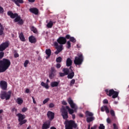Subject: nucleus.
<instances>
[{
    "label": "nucleus",
    "mask_w": 129,
    "mask_h": 129,
    "mask_svg": "<svg viewBox=\"0 0 129 129\" xmlns=\"http://www.w3.org/2000/svg\"><path fill=\"white\" fill-rule=\"evenodd\" d=\"M47 116L49 120H53L55 116V113L51 111H48L47 113Z\"/></svg>",
    "instance_id": "11"
},
{
    "label": "nucleus",
    "mask_w": 129,
    "mask_h": 129,
    "mask_svg": "<svg viewBox=\"0 0 129 129\" xmlns=\"http://www.w3.org/2000/svg\"><path fill=\"white\" fill-rule=\"evenodd\" d=\"M51 73H55L56 72V71L55 70L54 68H51Z\"/></svg>",
    "instance_id": "46"
},
{
    "label": "nucleus",
    "mask_w": 129,
    "mask_h": 129,
    "mask_svg": "<svg viewBox=\"0 0 129 129\" xmlns=\"http://www.w3.org/2000/svg\"><path fill=\"white\" fill-rule=\"evenodd\" d=\"M3 112H4V110L3 109L0 110V114L1 113H3Z\"/></svg>",
    "instance_id": "62"
},
{
    "label": "nucleus",
    "mask_w": 129,
    "mask_h": 129,
    "mask_svg": "<svg viewBox=\"0 0 129 129\" xmlns=\"http://www.w3.org/2000/svg\"><path fill=\"white\" fill-rule=\"evenodd\" d=\"M103 103H108V101L107 100V99H104L103 100Z\"/></svg>",
    "instance_id": "54"
},
{
    "label": "nucleus",
    "mask_w": 129,
    "mask_h": 129,
    "mask_svg": "<svg viewBox=\"0 0 129 129\" xmlns=\"http://www.w3.org/2000/svg\"><path fill=\"white\" fill-rule=\"evenodd\" d=\"M27 110H28V108L24 107L23 108H22V112H26V111H27Z\"/></svg>",
    "instance_id": "44"
},
{
    "label": "nucleus",
    "mask_w": 129,
    "mask_h": 129,
    "mask_svg": "<svg viewBox=\"0 0 129 129\" xmlns=\"http://www.w3.org/2000/svg\"><path fill=\"white\" fill-rule=\"evenodd\" d=\"M9 47V42H4L0 45V51H4Z\"/></svg>",
    "instance_id": "12"
},
{
    "label": "nucleus",
    "mask_w": 129,
    "mask_h": 129,
    "mask_svg": "<svg viewBox=\"0 0 129 129\" xmlns=\"http://www.w3.org/2000/svg\"><path fill=\"white\" fill-rule=\"evenodd\" d=\"M46 27L49 29L53 27V22L49 21V22L47 24Z\"/></svg>",
    "instance_id": "26"
},
{
    "label": "nucleus",
    "mask_w": 129,
    "mask_h": 129,
    "mask_svg": "<svg viewBox=\"0 0 129 129\" xmlns=\"http://www.w3.org/2000/svg\"><path fill=\"white\" fill-rule=\"evenodd\" d=\"M93 120H94V117H93V116L87 117V122H91V121H92Z\"/></svg>",
    "instance_id": "24"
},
{
    "label": "nucleus",
    "mask_w": 129,
    "mask_h": 129,
    "mask_svg": "<svg viewBox=\"0 0 129 129\" xmlns=\"http://www.w3.org/2000/svg\"><path fill=\"white\" fill-rule=\"evenodd\" d=\"M11 66V61L7 58L0 60V73L5 72Z\"/></svg>",
    "instance_id": "3"
},
{
    "label": "nucleus",
    "mask_w": 129,
    "mask_h": 129,
    "mask_svg": "<svg viewBox=\"0 0 129 129\" xmlns=\"http://www.w3.org/2000/svg\"><path fill=\"white\" fill-rule=\"evenodd\" d=\"M29 11L31 13H32V14H34V15H38L39 13V10H38L37 8H31Z\"/></svg>",
    "instance_id": "18"
},
{
    "label": "nucleus",
    "mask_w": 129,
    "mask_h": 129,
    "mask_svg": "<svg viewBox=\"0 0 129 129\" xmlns=\"http://www.w3.org/2000/svg\"><path fill=\"white\" fill-rule=\"evenodd\" d=\"M62 104H63V105H67V102H66V101H62Z\"/></svg>",
    "instance_id": "53"
},
{
    "label": "nucleus",
    "mask_w": 129,
    "mask_h": 129,
    "mask_svg": "<svg viewBox=\"0 0 129 129\" xmlns=\"http://www.w3.org/2000/svg\"><path fill=\"white\" fill-rule=\"evenodd\" d=\"M107 122L108 123H110V119H109V118H107Z\"/></svg>",
    "instance_id": "57"
},
{
    "label": "nucleus",
    "mask_w": 129,
    "mask_h": 129,
    "mask_svg": "<svg viewBox=\"0 0 129 129\" xmlns=\"http://www.w3.org/2000/svg\"><path fill=\"white\" fill-rule=\"evenodd\" d=\"M0 86L3 90H7V88H8V84L5 81H1L0 82Z\"/></svg>",
    "instance_id": "13"
},
{
    "label": "nucleus",
    "mask_w": 129,
    "mask_h": 129,
    "mask_svg": "<svg viewBox=\"0 0 129 129\" xmlns=\"http://www.w3.org/2000/svg\"><path fill=\"white\" fill-rule=\"evenodd\" d=\"M45 53L46 55H47L48 57H50V56H51V49H46L45 51Z\"/></svg>",
    "instance_id": "27"
},
{
    "label": "nucleus",
    "mask_w": 129,
    "mask_h": 129,
    "mask_svg": "<svg viewBox=\"0 0 129 129\" xmlns=\"http://www.w3.org/2000/svg\"><path fill=\"white\" fill-rule=\"evenodd\" d=\"M88 129H90V124H89V125H88Z\"/></svg>",
    "instance_id": "64"
},
{
    "label": "nucleus",
    "mask_w": 129,
    "mask_h": 129,
    "mask_svg": "<svg viewBox=\"0 0 129 129\" xmlns=\"http://www.w3.org/2000/svg\"><path fill=\"white\" fill-rule=\"evenodd\" d=\"M56 68L59 69V68H60L61 67V64L60 63H57V64H56Z\"/></svg>",
    "instance_id": "49"
},
{
    "label": "nucleus",
    "mask_w": 129,
    "mask_h": 129,
    "mask_svg": "<svg viewBox=\"0 0 129 129\" xmlns=\"http://www.w3.org/2000/svg\"><path fill=\"white\" fill-rule=\"evenodd\" d=\"M72 118L73 119H75V114H72Z\"/></svg>",
    "instance_id": "60"
},
{
    "label": "nucleus",
    "mask_w": 129,
    "mask_h": 129,
    "mask_svg": "<svg viewBox=\"0 0 129 129\" xmlns=\"http://www.w3.org/2000/svg\"><path fill=\"white\" fill-rule=\"evenodd\" d=\"M55 76H56V74H55V73H51L49 74L50 79H53Z\"/></svg>",
    "instance_id": "29"
},
{
    "label": "nucleus",
    "mask_w": 129,
    "mask_h": 129,
    "mask_svg": "<svg viewBox=\"0 0 129 129\" xmlns=\"http://www.w3.org/2000/svg\"><path fill=\"white\" fill-rule=\"evenodd\" d=\"M16 116L18 117L20 125H23V124H25L27 122V120L25 119L26 118V115L21 113H18L16 114Z\"/></svg>",
    "instance_id": "7"
},
{
    "label": "nucleus",
    "mask_w": 129,
    "mask_h": 129,
    "mask_svg": "<svg viewBox=\"0 0 129 129\" xmlns=\"http://www.w3.org/2000/svg\"><path fill=\"white\" fill-rule=\"evenodd\" d=\"M86 117H89V116H93V113L87 111L86 112Z\"/></svg>",
    "instance_id": "22"
},
{
    "label": "nucleus",
    "mask_w": 129,
    "mask_h": 129,
    "mask_svg": "<svg viewBox=\"0 0 129 129\" xmlns=\"http://www.w3.org/2000/svg\"><path fill=\"white\" fill-rule=\"evenodd\" d=\"M68 102L69 103L71 107L73 109L70 108L69 106H66V108L68 110L69 113L70 114H73L74 112H77V109H78V107L76 104L74 103L73 100L71 98H69L68 99Z\"/></svg>",
    "instance_id": "2"
},
{
    "label": "nucleus",
    "mask_w": 129,
    "mask_h": 129,
    "mask_svg": "<svg viewBox=\"0 0 129 129\" xmlns=\"http://www.w3.org/2000/svg\"><path fill=\"white\" fill-rule=\"evenodd\" d=\"M49 100H50V98H47L44 99V100L43 101V104H46V103H47V102H48Z\"/></svg>",
    "instance_id": "33"
},
{
    "label": "nucleus",
    "mask_w": 129,
    "mask_h": 129,
    "mask_svg": "<svg viewBox=\"0 0 129 129\" xmlns=\"http://www.w3.org/2000/svg\"><path fill=\"white\" fill-rule=\"evenodd\" d=\"M106 108V106H103L101 108V111H104L105 110V108Z\"/></svg>",
    "instance_id": "42"
},
{
    "label": "nucleus",
    "mask_w": 129,
    "mask_h": 129,
    "mask_svg": "<svg viewBox=\"0 0 129 129\" xmlns=\"http://www.w3.org/2000/svg\"><path fill=\"white\" fill-rule=\"evenodd\" d=\"M57 42L54 43V46H55V48L57 49L55 53L56 55H58L63 50V45L66 44L67 40L64 37H59L57 39Z\"/></svg>",
    "instance_id": "1"
},
{
    "label": "nucleus",
    "mask_w": 129,
    "mask_h": 129,
    "mask_svg": "<svg viewBox=\"0 0 129 129\" xmlns=\"http://www.w3.org/2000/svg\"><path fill=\"white\" fill-rule=\"evenodd\" d=\"M79 116L80 117H83V114L81 113V114H79Z\"/></svg>",
    "instance_id": "61"
},
{
    "label": "nucleus",
    "mask_w": 129,
    "mask_h": 129,
    "mask_svg": "<svg viewBox=\"0 0 129 129\" xmlns=\"http://www.w3.org/2000/svg\"><path fill=\"white\" fill-rule=\"evenodd\" d=\"M12 2H13V3H15V4H16V5H17V6H19V3H18L17 2L16 0H11Z\"/></svg>",
    "instance_id": "47"
},
{
    "label": "nucleus",
    "mask_w": 129,
    "mask_h": 129,
    "mask_svg": "<svg viewBox=\"0 0 129 129\" xmlns=\"http://www.w3.org/2000/svg\"><path fill=\"white\" fill-rule=\"evenodd\" d=\"M83 62V55L80 54L79 56H76L74 60V63L75 65H81Z\"/></svg>",
    "instance_id": "9"
},
{
    "label": "nucleus",
    "mask_w": 129,
    "mask_h": 129,
    "mask_svg": "<svg viewBox=\"0 0 129 129\" xmlns=\"http://www.w3.org/2000/svg\"><path fill=\"white\" fill-rule=\"evenodd\" d=\"M7 15L11 18V19H15L14 22L18 23L19 25H23L24 24V21L21 19V17L17 13H13V12L9 11L7 13Z\"/></svg>",
    "instance_id": "4"
},
{
    "label": "nucleus",
    "mask_w": 129,
    "mask_h": 129,
    "mask_svg": "<svg viewBox=\"0 0 129 129\" xmlns=\"http://www.w3.org/2000/svg\"><path fill=\"white\" fill-rule=\"evenodd\" d=\"M41 86H43V87H44L46 89H49V86L48 85V84H45V83H44V82H41Z\"/></svg>",
    "instance_id": "25"
},
{
    "label": "nucleus",
    "mask_w": 129,
    "mask_h": 129,
    "mask_svg": "<svg viewBox=\"0 0 129 129\" xmlns=\"http://www.w3.org/2000/svg\"><path fill=\"white\" fill-rule=\"evenodd\" d=\"M75 83V80L74 79H73L70 82V85L71 86H72L73 84Z\"/></svg>",
    "instance_id": "37"
},
{
    "label": "nucleus",
    "mask_w": 129,
    "mask_h": 129,
    "mask_svg": "<svg viewBox=\"0 0 129 129\" xmlns=\"http://www.w3.org/2000/svg\"><path fill=\"white\" fill-rule=\"evenodd\" d=\"M28 2H29V3H34L35 0H28Z\"/></svg>",
    "instance_id": "59"
},
{
    "label": "nucleus",
    "mask_w": 129,
    "mask_h": 129,
    "mask_svg": "<svg viewBox=\"0 0 129 129\" xmlns=\"http://www.w3.org/2000/svg\"><path fill=\"white\" fill-rule=\"evenodd\" d=\"M60 112L61 113V116H62L63 119L67 120V119L69 117L68 116V112L64 106H62V108L60 109Z\"/></svg>",
    "instance_id": "10"
},
{
    "label": "nucleus",
    "mask_w": 129,
    "mask_h": 129,
    "mask_svg": "<svg viewBox=\"0 0 129 129\" xmlns=\"http://www.w3.org/2000/svg\"><path fill=\"white\" fill-rule=\"evenodd\" d=\"M14 57H15V58H18V57H19V54L17 53H15L14 54Z\"/></svg>",
    "instance_id": "52"
},
{
    "label": "nucleus",
    "mask_w": 129,
    "mask_h": 129,
    "mask_svg": "<svg viewBox=\"0 0 129 129\" xmlns=\"http://www.w3.org/2000/svg\"><path fill=\"white\" fill-rule=\"evenodd\" d=\"M28 64H29V60H25L24 63V67H27V66H28Z\"/></svg>",
    "instance_id": "39"
},
{
    "label": "nucleus",
    "mask_w": 129,
    "mask_h": 129,
    "mask_svg": "<svg viewBox=\"0 0 129 129\" xmlns=\"http://www.w3.org/2000/svg\"><path fill=\"white\" fill-rule=\"evenodd\" d=\"M54 106H55V105H54V104H53L52 103L49 104V107H50V108H52L54 107Z\"/></svg>",
    "instance_id": "45"
},
{
    "label": "nucleus",
    "mask_w": 129,
    "mask_h": 129,
    "mask_svg": "<svg viewBox=\"0 0 129 129\" xmlns=\"http://www.w3.org/2000/svg\"><path fill=\"white\" fill-rule=\"evenodd\" d=\"M106 113H109V109H108V107H107V106H106V108L105 109Z\"/></svg>",
    "instance_id": "43"
},
{
    "label": "nucleus",
    "mask_w": 129,
    "mask_h": 129,
    "mask_svg": "<svg viewBox=\"0 0 129 129\" xmlns=\"http://www.w3.org/2000/svg\"><path fill=\"white\" fill-rule=\"evenodd\" d=\"M67 45H68V46H67L68 49H70V48L71 47V43H70V41H68L67 42Z\"/></svg>",
    "instance_id": "35"
},
{
    "label": "nucleus",
    "mask_w": 129,
    "mask_h": 129,
    "mask_svg": "<svg viewBox=\"0 0 129 129\" xmlns=\"http://www.w3.org/2000/svg\"><path fill=\"white\" fill-rule=\"evenodd\" d=\"M23 99L22 98H18L17 99V102L18 104H22V103H23Z\"/></svg>",
    "instance_id": "28"
},
{
    "label": "nucleus",
    "mask_w": 129,
    "mask_h": 129,
    "mask_svg": "<svg viewBox=\"0 0 129 129\" xmlns=\"http://www.w3.org/2000/svg\"><path fill=\"white\" fill-rule=\"evenodd\" d=\"M66 39H70V38H71V37H70V36L69 35H67L66 36Z\"/></svg>",
    "instance_id": "56"
},
{
    "label": "nucleus",
    "mask_w": 129,
    "mask_h": 129,
    "mask_svg": "<svg viewBox=\"0 0 129 129\" xmlns=\"http://www.w3.org/2000/svg\"><path fill=\"white\" fill-rule=\"evenodd\" d=\"M29 41L30 43H35L37 41V40H36V38H35V37L33 36H31L30 37H29Z\"/></svg>",
    "instance_id": "19"
},
{
    "label": "nucleus",
    "mask_w": 129,
    "mask_h": 129,
    "mask_svg": "<svg viewBox=\"0 0 129 129\" xmlns=\"http://www.w3.org/2000/svg\"><path fill=\"white\" fill-rule=\"evenodd\" d=\"M69 71L70 72L68 74V78H69V79H72V78L74 77V75H75L74 72L72 71V69H71V67L70 68Z\"/></svg>",
    "instance_id": "16"
},
{
    "label": "nucleus",
    "mask_w": 129,
    "mask_h": 129,
    "mask_svg": "<svg viewBox=\"0 0 129 129\" xmlns=\"http://www.w3.org/2000/svg\"><path fill=\"white\" fill-rule=\"evenodd\" d=\"M29 92H30V90L29 89H26V93H29Z\"/></svg>",
    "instance_id": "58"
},
{
    "label": "nucleus",
    "mask_w": 129,
    "mask_h": 129,
    "mask_svg": "<svg viewBox=\"0 0 129 129\" xmlns=\"http://www.w3.org/2000/svg\"><path fill=\"white\" fill-rule=\"evenodd\" d=\"M31 31H32V32H33V33H37V29H36V28H35L34 26H32L31 27Z\"/></svg>",
    "instance_id": "32"
},
{
    "label": "nucleus",
    "mask_w": 129,
    "mask_h": 129,
    "mask_svg": "<svg viewBox=\"0 0 129 129\" xmlns=\"http://www.w3.org/2000/svg\"><path fill=\"white\" fill-rule=\"evenodd\" d=\"M16 2L18 3V4H24V1L23 0H16Z\"/></svg>",
    "instance_id": "41"
},
{
    "label": "nucleus",
    "mask_w": 129,
    "mask_h": 129,
    "mask_svg": "<svg viewBox=\"0 0 129 129\" xmlns=\"http://www.w3.org/2000/svg\"><path fill=\"white\" fill-rule=\"evenodd\" d=\"M73 63V61H72V59L71 58L68 57L66 61V65L67 67H71L72 66V63Z\"/></svg>",
    "instance_id": "17"
},
{
    "label": "nucleus",
    "mask_w": 129,
    "mask_h": 129,
    "mask_svg": "<svg viewBox=\"0 0 129 129\" xmlns=\"http://www.w3.org/2000/svg\"><path fill=\"white\" fill-rule=\"evenodd\" d=\"M0 36H2V35L4 34V30H5V28L2 24H0Z\"/></svg>",
    "instance_id": "23"
},
{
    "label": "nucleus",
    "mask_w": 129,
    "mask_h": 129,
    "mask_svg": "<svg viewBox=\"0 0 129 129\" xmlns=\"http://www.w3.org/2000/svg\"><path fill=\"white\" fill-rule=\"evenodd\" d=\"M113 125L114 129H118V128L117 127V126L116 125V124L115 123H114L113 124Z\"/></svg>",
    "instance_id": "48"
},
{
    "label": "nucleus",
    "mask_w": 129,
    "mask_h": 129,
    "mask_svg": "<svg viewBox=\"0 0 129 129\" xmlns=\"http://www.w3.org/2000/svg\"><path fill=\"white\" fill-rule=\"evenodd\" d=\"M50 129H56V127H54V126H52L50 127Z\"/></svg>",
    "instance_id": "63"
},
{
    "label": "nucleus",
    "mask_w": 129,
    "mask_h": 129,
    "mask_svg": "<svg viewBox=\"0 0 129 129\" xmlns=\"http://www.w3.org/2000/svg\"><path fill=\"white\" fill-rule=\"evenodd\" d=\"M12 111H13V112H14V111H15V112H16V113H17L18 110H17V109L14 108L13 109H12Z\"/></svg>",
    "instance_id": "51"
},
{
    "label": "nucleus",
    "mask_w": 129,
    "mask_h": 129,
    "mask_svg": "<svg viewBox=\"0 0 129 129\" xmlns=\"http://www.w3.org/2000/svg\"><path fill=\"white\" fill-rule=\"evenodd\" d=\"M11 95H12L11 91H9L8 92L4 91L1 92L0 97L1 99H6V100H9V99L11 98Z\"/></svg>",
    "instance_id": "6"
},
{
    "label": "nucleus",
    "mask_w": 129,
    "mask_h": 129,
    "mask_svg": "<svg viewBox=\"0 0 129 129\" xmlns=\"http://www.w3.org/2000/svg\"><path fill=\"white\" fill-rule=\"evenodd\" d=\"M65 123L66 129H73V127L74 128H76V127H77V124L75 123V121L72 120L69 121L67 120L66 121Z\"/></svg>",
    "instance_id": "5"
},
{
    "label": "nucleus",
    "mask_w": 129,
    "mask_h": 129,
    "mask_svg": "<svg viewBox=\"0 0 129 129\" xmlns=\"http://www.w3.org/2000/svg\"><path fill=\"white\" fill-rule=\"evenodd\" d=\"M5 55V53L3 52H0V59H2L3 57H4V55Z\"/></svg>",
    "instance_id": "40"
},
{
    "label": "nucleus",
    "mask_w": 129,
    "mask_h": 129,
    "mask_svg": "<svg viewBox=\"0 0 129 129\" xmlns=\"http://www.w3.org/2000/svg\"><path fill=\"white\" fill-rule=\"evenodd\" d=\"M110 113L111 114V115H112V116H115V113H114V111L113 110H111L110 111Z\"/></svg>",
    "instance_id": "34"
},
{
    "label": "nucleus",
    "mask_w": 129,
    "mask_h": 129,
    "mask_svg": "<svg viewBox=\"0 0 129 129\" xmlns=\"http://www.w3.org/2000/svg\"><path fill=\"white\" fill-rule=\"evenodd\" d=\"M107 95L108 96H112V98H116L118 96V92L114 91L113 89H111L109 91L108 90H105Z\"/></svg>",
    "instance_id": "8"
},
{
    "label": "nucleus",
    "mask_w": 129,
    "mask_h": 129,
    "mask_svg": "<svg viewBox=\"0 0 129 129\" xmlns=\"http://www.w3.org/2000/svg\"><path fill=\"white\" fill-rule=\"evenodd\" d=\"M32 98L33 99V103H34V104H36L37 103V102H36V100H35V98H34V97L32 96Z\"/></svg>",
    "instance_id": "50"
},
{
    "label": "nucleus",
    "mask_w": 129,
    "mask_h": 129,
    "mask_svg": "<svg viewBox=\"0 0 129 129\" xmlns=\"http://www.w3.org/2000/svg\"><path fill=\"white\" fill-rule=\"evenodd\" d=\"M19 38L21 40V41H22V42H25L26 41V39H25V36H24V34L21 32L19 35Z\"/></svg>",
    "instance_id": "21"
},
{
    "label": "nucleus",
    "mask_w": 129,
    "mask_h": 129,
    "mask_svg": "<svg viewBox=\"0 0 129 129\" xmlns=\"http://www.w3.org/2000/svg\"><path fill=\"white\" fill-rule=\"evenodd\" d=\"M59 83H60V81L52 82L50 83V86L51 87H57L59 85Z\"/></svg>",
    "instance_id": "20"
},
{
    "label": "nucleus",
    "mask_w": 129,
    "mask_h": 129,
    "mask_svg": "<svg viewBox=\"0 0 129 129\" xmlns=\"http://www.w3.org/2000/svg\"><path fill=\"white\" fill-rule=\"evenodd\" d=\"M4 8L0 6V14H4Z\"/></svg>",
    "instance_id": "38"
},
{
    "label": "nucleus",
    "mask_w": 129,
    "mask_h": 129,
    "mask_svg": "<svg viewBox=\"0 0 129 129\" xmlns=\"http://www.w3.org/2000/svg\"><path fill=\"white\" fill-rule=\"evenodd\" d=\"M63 73H59V76H60V77H63V76H65V75H68V74H69V69H63Z\"/></svg>",
    "instance_id": "15"
},
{
    "label": "nucleus",
    "mask_w": 129,
    "mask_h": 129,
    "mask_svg": "<svg viewBox=\"0 0 129 129\" xmlns=\"http://www.w3.org/2000/svg\"><path fill=\"white\" fill-rule=\"evenodd\" d=\"M105 128V126L103 125V124H100L99 126V129H104Z\"/></svg>",
    "instance_id": "36"
},
{
    "label": "nucleus",
    "mask_w": 129,
    "mask_h": 129,
    "mask_svg": "<svg viewBox=\"0 0 129 129\" xmlns=\"http://www.w3.org/2000/svg\"><path fill=\"white\" fill-rule=\"evenodd\" d=\"M56 61L57 63H61V62H62V57L59 56L56 58Z\"/></svg>",
    "instance_id": "30"
},
{
    "label": "nucleus",
    "mask_w": 129,
    "mask_h": 129,
    "mask_svg": "<svg viewBox=\"0 0 129 129\" xmlns=\"http://www.w3.org/2000/svg\"><path fill=\"white\" fill-rule=\"evenodd\" d=\"M70 41L73 43H75V42H76V39H75L74 37H72L70 38Z\"/></svg>",
    "instance_id": "31"
},
{
    "label": "nucleus",
    "mask_w": 129,
    "mask_h": 129,
    "mask_svg": "<svg viewBox=\"0 0 129 129\" xmlns=\"http://www.w3.org/2000/svg\"><path fill=\"white\" fill-rule=\"evenodd\" d=\"M51 124V122L50 121L48 120L45 122L42 126V129H47L50 127V125Z\"/></svg>",
    "instance_id": "14"
},
{
    "label": "nucleus",
    "mask_w": 129,
    "mask_h": 129,
    "mask_svg": "<svg viewBox=\"0 0 129 129\" xmlns=\"http://www.w3.org/2000/svg\"><path fill=\"white\" fill-rule=\"evenodd\" d=\"M96 127H97V126L95 125L93 127H91V129H96Z\"/></svg>",
    "instance_id": "55"
}]
</instances>
